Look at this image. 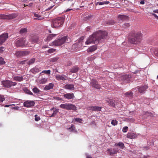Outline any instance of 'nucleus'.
I'll use <instances>...</instances> for the list:
<instances>
[{
	"label": "nucleus",
	"mask_w": 158,
	"mask_h": 158,
	"mask_svg": "<svg viewBox=\"0 0 158 158\" xmlns=\"http://www.w3.org/2000/svg\"><path fill=\"white\" fill-rule=\"evenodd\" d=\"M107 32L105 31H99L94 33L89 36L85 43L87 44L93 43L98 44L102 39H106Z\"/></svg>",
	"instance_id": "1"
},
{
	"label": "nucleus",
	"mask_w": 158,
	"mask_h": 158,
	"mask_svg": "<svg viewBox=\"0 0 158 158\" xmlns=\"http://www.w3.org/2000/svg\"><path fill=\"white\" fill-rule=\"evenodd\" d=\"M142 35L140 32L132 31L129 34L128 39L129 42L133 44H139L140 43Z\"/></svg>",
	"instance_id": "2"
},
{
	"label": "nucleus",
	"mask_w": 158,
	"mask_h": 158,
	"mask_svg": "<svg viewBox=\"0 0 158 158\" xmlns=\"http://www.w3.org/2000/svg\"><path fill=\"white\" fill-rule=\"evenodd\" d=\"M64 21V19L63 17L57 18L52 20V27L53 28H58L62 26Z\"/></svg>",
	"instance_id": "3"
},
{
	"label": "nucleus",
	"mask_w": 158,
	"mask_h": 158,
	"mask_svg": "<svg viewBox=\"0 0 158 158\" xmlns=\"http://www.w3.org/2000/svg\"><path fill=\"white\" fill-rule=\"evenodd\" d=\"M70 41V40H69L68 36H64L60 38L55 40L52 42L53 45L56 46H60L64 44L66 42L69 43Z\"/></svg>",
	"instance_id": "4"
},
{
	"label": "nucleus",
	"mask_w": 158,
	"mask_h": 158,
	"mask_svg": "<svg viewBox=\"0 0 158 158\" xmlns=\"http://www.w3.org/2000/svg\"><path fill=\"white\" fill-rule=\"evenodd\" d=\"M27 42L25 39L21 38L15 41V44L16 47H18L26 46H29L27 43Z\"/></svg>",
	"instance_id": "5"
},
{
	"label": "nucleus",
	"mask_w": 158,
	"mask_h": 158,
	"mask_svg": "<svg viewBox=\"0 0 158 158\" xmlns=\"http://www.w3.org/2000/svg\"><path fill=\"white\" fill-rule=\"evenodd\" d=\"M60 107L63 109H65L67 110H77L76 107L75 105L71 104H61Z\"/></svg>",
	"instance_id": "6"
},
{
	"label": "nucleus",
	"mask_w": 158,
	"mask_h": 158,
	"mask_svg": "<svg viewBox=\"0 0 158 158\" xmlns=\"http://www.w3.org/2000/svg\"><path fill=\"white\" fill-rule=\"evenodd\" d=\"M2 84L6 88H9L12 86L16 85L17 83L15 82H13L12 81L6 80L2 81Z\"/></svg>",
	"instance_id": "7"
},
{
	"label": "nucleus",
	"mask_w": 158,
	"mask_h": 158,
	"mask_svg": "<svg viewBox=\"0 0 158 158\" xmlns=\"http://www.w3.org/2000/svg\"><path fill=\"white\" fill-rule=\"evenodd\" d=\"M30 52L28 51H18L16 52L15 55L17 57H21L28 55Z\"/></svg>",
	"instance_id": "8"
},
{
	"label": "nucleus",
	"mask_w": 158,
	"mask_h": 158,
	"mask_svg": "<svg viewBox=\"0 0 158 158\" xmlns=\"http://www.w3.org/2000/svg\"><path fill=\"white\" fill-rule=\"evenodd\" d=\"M35 104L33 101L27 100L23 103V106L27 108L31 107L33 106Z\"/></svg>",
	"instance_id": "9"
},
{
	"label": "nucleus",
	"mask_w": 158,
	"mask_h": 158,
	"mask_svg": "<svg viewBox=\"0 0 158 158\" xmlns=\"http://www.w3.org/2000/svg\"><path fill=\"white\" fill-rule=\"evenodd\" d=\"M18 16V14L16 13H13L11 14L4 15V19H12L16 18Z\"/></svg>",
	"instance_id": "10"
},
{
	"label": "nucleus",
	"mask_w": 158,
	"mask_h": 158,
	"mask_svg": "<svg viewBox=\"0 0 158 158\" xmlns=\"http://www.w3.org/2000/svg\"><path fill=\"white\" fill-rule=\"evenodd\" d=\"M90 84L92 87L97 89H100L101 88L100 85L98 83L97 81L95 80H92L91 81Z\"/></svg>",
	"instance_id": "11"
},
{
	"label": "nucleus",
	"mask_w": 158,
	"mask_h": 158,
	"mask_svg": "<svg viewBox=\"0 0 158 158\" xmlns=\"http://www.w3.org/2000/svg\"><path fill=\"white\" fill-rule=\"evenodd\" d=\"M8 37V34L7 33L3 34L0 35V45L2 44Z\"/></svg>",
	"instance_id": "12"
},
{
	"label": "nucleus",
	"mask_w": 158,
	"mask_h": 158,
	"mask_svg": "<svg viewBox=\"0 0 158 158\" xmlns=\"http://www.w3.org/2000/svg\"><path fill=\"white\" fill-rule=\"evenodd\" d=\"M131 76L130 74H125L121 76V78L125 82H128L131 78Z\"/></svg>",
	"instance_id": "13"
},
{
	"label": "nucleus",
	"mask_w": 158,
	"mask_h": 158,
	"mask_svg": "<svg viewBox=\"0 0 158 158\" xmlns=\"http://www.w3.org/2000/svg\"><path fill=\"white\" fill-rule=\"evenodd\" d=\"M148 88V86L146 85H145L141 86H138L137 87L138 90L139 92L140 93H143L145 92L146 89Z\"/></svg>",
	"instance_id": "14"
},
{
	"label": "nucleus",
	"mask_w": 158,
	"mask_h": 158,
	"mask_svg": "<svg viewBox=\"0 0 158 158\" xmlns=\"http://www.w3.org/2000/svg\"><path fill=\"white\" fill-rule=\"evenodd\" d=\"M63 96L64 98L67 99H73L75 97L73 93H67L64 94Z\"/></svg>",
	"instance_id": "15"
},
{
	"label": "nucleus",
	"mask_w": 158,
	"mask_h": 158,
	"mask_svg": "<svg viewBox=\"0 0 158 158\" xmlns=\"http://www.w3.org/2000/svg\"><path fill=\"white\" fill-rule=\"evenodd\" d=\"M107 150L108 152H110L109 154L110 155L116 154L118 151L115 148H114L113 149H108Z\"/></svg>",
	"instance_id": "16"
},
{
	"label": "nucleus",
	"mask_w": 158,
	"mask_h": 158,
	"mask_svg": "<svg viewBox=\"0 0 158 158\" xmlns=\"http://www.w3.org/2000/svg\"><path fill=\"white\" fill-rule=\"evenodd\" d=\"M137 137V135L133 133H129L127 134V137L131 139H135Z\"/></svg>",
	"instance_id": "17"
},
{
	"label": "nucleus",
	"mask_w": 158,
	"mask_h": 158,
	"mask_svg": "<svg viewBox=\"0 0 158 158\" xmlns=\"http://www.w3.org/2000/svg\"><path fill=\"white\" fill-rule=\"evenodd\" d=\"M106 101L110 105L112 106L113 107H115V100L114 99H108L106 100Z\"/></svg>",
	"instance_id": "18"
},
{
	"label": "nucleus",
	"mask_w": 158,
	"mask_h": 158,
	"mask_svg": "<svg viewBox=\"0 0 158 158\" xmlns=\"http://www.w3.org/2000/svg\"><path fill=\"white\" fill-rule=\"evenodd\" d=\"M54 86V85L53 84L50 83L48 85H46L44 88V89L46 90H50L53 89Z\"/></svg>",
	"instance_id": "19"
},
{
	"label": "nucleus",
	"mask_w": 158,
	"mask_h": 158,
	"mask_svg": "<svg viewBox=\"0 0 158 158\" xmlns=\"http://www.w3.org/2000/svg\"><path fill=\"white\" fill-rule=\"evenodd\" d=\"M39 40V38L37 36L32 37L30 39V41L32 44L37 43Z\"/></svg>",
	"instance_id": "20"
},
{
	"label": "nucleus",
	"mask_w": 158,
	"mask_h": 158,
	"mask_svg": "<svg viewBox=\"0 0 158 158\" xmlns=\"http://www.w3.org/2000/svg\"><path fill=\"white\" fill-rule=\"evenodd\" d=\"M118 18L119 20L123 21L128 19L129 17L128 16L125 15H119L118 16Z\"/></svg>",
	"instance_id": "21"
},
{
	"label": "nucleus",
	"mask_w": 158,
	"mask_h": 158,
	"mask_svg": "<svg viewBox=\"0 0 158 158\" xmlns=\"http://www.w3.org/2000/svg\"><path fill=\"white\" fill-rule=\"evenodd\" d=\"M102 108V107H99L96 106L89 107L90 109L91 110H92L95 111H100Z\"/></svg>",
	"instance_id": "22"
},
{
	"label": "nucleus",
	"mask_w": 158,
	"mask_h": 158,
	"mask_svg": "<svg viewBox=\"0 0 158 158\" xmlns=\"http://www.w3.org/2000/svg\"><path fill=\"white\" fill-rule=\"evenodd\" d=\"M64 88L66 89L73 90L75 89L74 85L73 84H66L64 86Z\"/></svg>",
	"instance_id": "23"
},
{
	"label": "nucleus",
	"mask_w": 158,
	"mask_h": 158,
	"mask_svg": "<svg viewBox=\"0 0 158 158\" xmlns=\"http://www.w3.org/2000/svg\"><path fill=\"white\" fill-rule=\"evenodd\" d=\"M97 48V46L96 45L91 46L87 49L88 52H92L95 51Z\"/></svg>",
	"instance_id": "24"
},
{
	"label": "nucleus",
	"mask_w": 158,
	"mask_h": 158,
	"mask_svg": "<svg viewBox=\"0 0 158 158\" xmlns=\"http://www.w3.org/2000/svg\"><path fill=\"white\" fill-rule=\"evenodd\" d=\"M69 130L71 132H74L75 133H77V131L75 130V127L73 125H72L71 127L69 128Z\"/></svg>",
	"instance_id": "25"
},
{
	"label": "nucleus",
	"mask_w": 158,
	"mask_h": 158,
	"mask_svg": "<svg viewBox=\"0 0 158 158\" xmlns=\"http://www.w3.org/2000/svg\"><path fill=\"white\" fill-rule=\"evenodd\" d=\"M125 97L128 98H132L133 96V93L131 91L126 92L124 94Z\"/></svg>",
	"instance_id": "26"
},
{
	"label": "nucleus",
	"mask_w": 158,
	"mask_h": 158,
	"mask_svg": "<svg viewBox=\"0 0 158 158\" xmlns=\"http://www.w3.org/2000/svg\"><path fill=\"white\" fill-rule=\"evenodd\" d=\"M79 70V67L77 66H74L70 70V72L72 73H76Z\"/></svg>",
	"instance_id": "27"
},
{
	"label": "nucleus",
	"mask_w": 158,
	"mask_h": 158,
	"mask_svg": "<svg viewBox=\"0 0 158 158\" xmlns=\"http://www.w3.org/2000/svg\"><path fill=\"white\" fill-rule=\"evenodd\" d=\"M30 71L32 72L33 74H35L39 72V70L38 68L35 67L33 68H32L30 70Z\"/></svg>",
	"instance_id": "28"
},
{
	"label": "nucleus",
	"mask_w": 158,
	"mask_h": 158,
	"mask_svg": "<svg viewBox=\"0 0 158 158\" xmlns=\"http://www.w3.org/2000/svg\"><path fill=\"white\" fill-rule=\"evenodd\" d=\"M27 32V30L26 28H22L19 31V34L21 35H24Z\"/></svg>",
	"instance_id": "29"
},
{
	"label": "nucleus",
	"mask_w": 158,
	"mask_h": 158,
	"mask_svg": "<svg viewBox=\"0 0 158 158\" xmlns=\"http://www.w3.org/2000/svg\"><path fill=\"white\" fill-rule=\"evenodd\" d=\"M116 22L113 20H110L106 22V24L108 25H113L116 23Z\"/></svg>",
	"instance_id": "30"
},
{
	"label": "nucleus",
	"mask_w": 158,
	"mask_h": 158,
	"mask_svg": "<svg viewBox=\"0 0 158 158\" xmlns=\"http://www.w3.org/2000/svg\"><path fill=\"white\" fill-rule=\"evenodd\" d=\"M56 34H52L49 35L47 39V40L49 41L51 40L53 37L56 36Z\"/></svg>",
	"instance_id": "31"
},
{
	"label": "nucleus",
	"mask_w": 158,
	"mask_h": 158,
	"mask_svg": "<svg viewBox=\"0 0 158 158\" xmlns=\"http://www.w3.org/2000/svg\"><path fill=\"white\" fill-rule=\"evenodd\" d=\"M16 81H22L23 80V77H19V76H15L13 78Z\"/></svg>",
	"instance_id": "32"
},
{
	"label": "nucleus",
	"mask_w": 158,
	"mask_h": 158,
	"mask_svg": "<svg viewBox=\"0 0 158 158\" xmlns=\"http://www.w3.org/2000/svg\"><path fill=\"white\" fill-rule=\"evenodd\" d=\"M115 146H118L121 149H123L124 147V144L122 142H119L115 144Z\"/></svg>",
	"instance_id": "33"
},
{
	"label": "nucleus",
	"mask_w": 158,
	"mask_h": 158,
	"mask_svg": "<svg viewBox=\"0 0 158 158\" xmlns=\"http://www.w3.org/2000/svg\"><path fill=\"white\" fill-rule=\"evenodd\" d=\"M56 79L58 80H66V79L64 76L58 75L56 76Z\"/></svg>",
	"instance_id": "34"
},
{
	"label": "nucleus",
	"mask_w": 158,
	"mask_h": 158,
	"mask_svg": "<svg viewBox=\"0 0 158 158\" xmlns=\"http://www.w3.org/2000/svg\"><path fill=\"white\" fill-rule=\"evenodd\" d=\"M23 91L24 92L27 94L31 95H33V94L32 92H31L29 89H28L27 88H25L23 89Z\"/></svg>",
	"instance_id": "35"
},
{
	"label": "nucleus",
	"mask_w": 158,
	"mask_h": 158,
	"mask_svg": "<svg viewBox=\"0 0 158 158\" xmlns=\"http://www.w3.org/2000/svg\"><path fill=\"white\" fill-rule=\"evenodd\" d=\"M33 92L35 93L38 94H40V91L37 88L35 87L33 89Z\"/></svg>",
	"instance_id": "36"
},
{
	"label": "nucleus",
	"mask_w": 158,
	"mask_h": 158,
	"mask_svg": "<svg viewBox=\"0 0 158 158\" xmlns=\"http://www.w3.org/2000/svg\"><path fill=\"white\" fill-rule=\"evenodd\" d=\"M35 60V59L34 58L31 59L29 61H27L26 63L28 64H31L34 62Z\"/></svg>",
	"instance_id": "37"
},
{
	"label": "nucleus",
	"mask_w": 158,
	"mask_h": 158,
	"mask_svg": "<svg viewBox=\"0 0 158 158\" xmlns=\"http://www.w3.org/2000/svg\"><path fill=\"white\" fill-rule=\"evenodd\" d=\"M153 55L155 57H158V49H155Z\"/></svg>",
	"instance_id": "38"
},
{
	"label": "nucleus",
	"mask_w": 158,
	"mask_h": 158,
	"mask_svg": "<svg viewBox=\"0 0 158 158\" xmlns=\"http://www.w3.org/2000/svg\"><path fill=\"white\" fill-rule=\"evenodd\" d=\"M130 26V24L129 23H125L123 25L122 27L124 28H126L129 27Z\"/></svg>",
	"instance_id": "39"
},
{
	"label": "nucleus",
	"mask_w": 158,
	"mask_h": 158,
	"mask_svg": "<svg viewBox=\"0 0 158 158\" xmlns=\"http://www.w3.org/2000/svg\"><path fill=\"white\" fill-rule=\"evenodd\" d=\"M47 81V79L45 78H42L40 81V84H44Z\"/></svg>",
	"instance_id": "40"
},
{
	"label": "nucleus",
	"mask_w": 158,
	"mask_h": 158,
	"mask_svg": "<svg viewBox=\"0 0 158 158\" xmlns=\"http://www.w3.org/2000/svg\"><path fill=\"white\" fill-rule=\"evenodd\" d=\"M59 111V109H56L53 112L52 115L50 116V117H53L55 116Z\"/></svg>",
	"instance_id": "41"
},
{
	"label": "nucleus",
	"mask_w": 158,
	"mask_h": 158,
	"mask_svg": "<svg viewBox=\"0 0 158 158\" xmlns=\"http://www.w3.org/2000/svg\"><path fill=\"white\" fill-rule=\"evenodd\" d=\"M5 99L3 95H0V103L2 102Z\"/></svg>",
	"instance_id": "42"
},
{
	"label": "nucleus",
	"mask_w": 158,
	"mask_h": 158,
	"mask_svg": "<svg viewBox=\"0 0 158 158\" xmlns=\"http://www.w3.org/2000/svg\"><path fill=\"white\" fill-rule=\"evenodd\" d=\"M118 121L115 119L113 120L111 122V124L114 126H115L117 124Z\"/></svg>",
	"instance_id": "43"
},
{
	"label": "nucleus",
	"mask_w": 158,
	"mask_h": 158,
	"mask_svg": "<svg viewBox=\"0 0 158 158\" xmlns=\"http://www.w3.org/2000/svg\"><path fill=\"white\" fill-rule=\"evenodd\" d=\"M58 58L57 57H55V58H52L50 60V61L51 62H55L56 61L58 60Z\"/></svg>",
	"instance_id": "44"
},
{
	"label": "nucleus",
	"mask_w": 158,
	"mask_h": 158,
	"mask_svg": "<svg viewBox=\"0 0 158 158\" xmlns=\"http://www.w3.org/2000/svg\"><path fill=\"white\" fill-rule=\"evenodd\" d=\"M5 62L4 61V59L2 57L0 56V64H5Z\"/></svg>",
	"instance_id": "45"
},
{
	"label": "nucleus",
	"mask_w": 158,
	"mask_h": 158,
	"mask_svg": "<svg viewBox=\"0 0 158 158\" xmlns=\"http://www.w3.org/2000/svg\"><path fill=\"white\" fill-rule=\"evenodd\" d=\"M92 15H88V16H86V17H85L84 20L85 21H86L92 18Z\"/></svg>",
	"instance_id": "46"
},
{
	"label": "nucleus",
	"mask_w": 158,
	"mask_h": 158,
	"mask_svg": "<svg viewBox=\"0 0 158 158\" xmlns=\"http://www.w3.org/2000/svg\"><path fill=\"white\" fill-rule=\"evenodd\" d=\"M128 129V128L127 127L125 126L123 127V131L124 132H126Z\"/></svg>",
	"instance_id": "47"
},
{
	"label": "nucleus",
	"mask_w": 158,
	"mask_h": 158,
	"mask_svg": "<svg viewBox=\"0 0 158 158\" xmlns=\"http://www.w3.org/2000/svg\"><path fill=\"white\" fill-rule=\"evenodd\" d=\"M38 115L37 114H35V120L36 121H38L40 120V117H38Z\"/></svg>",
	"instance_id": "48"
},
{
	"label": "nucleus",
	"mask_w": 158,
	"mask_h": 158,
	"mask_svg": "<svg viewBox=\"0 0 158 158\" xmlns=\"http://www.w3.org/2000/svg\"><path fill=\"white\" fill-rule=\"evenodd\" d=\"M51 71L50 70H44L42 72V73H46V74H49L50 73Z\"/></svg>",
	"instance_id": "49"
},
{
	"label": "nucleus",
	"mask_w": 158,
	"mask_h": 158,
	"mask_svg": "<svg viewBox=\"0 0 158 158\" xmlns=\"http://www.w3.org/2000/svg\"><path fill=\"white\" fill-rule=\"evenodd\" d=\"M55 50L53 49H50L48 51V52L49 53H52L54 52Z\"/></svg>",
	"instance_id": "50"
},
{
	"label": "nucleus",
	"mask_w": 158,
	"mask_h": 158,
	"mask_svg": "<svg viewBox=\"0 0 158 158\" xmlns=\"http://www.w3.org/2000/svg\"><path fill=\"white\" fill-rule=\"evenodd\" d=\"M75 120L76 122L80 123L82 120L81 119H80L79 118H77L75 119Z\"/></svg>",
	"instance_id": "51"
},
{
	"label": "nucleus",
	"mask_w": 158,
	"mask_h": 158,
	"mask_svg": "<svg viewBox=\"0 0 158 158\" xmlns=\"http://www.w3.org/2000/svg\"><path fill=\"white\" fill-rule=\"evenodd\" d=\"M4 47H0V52H2L3 51V49Z\"/></svg>",
	"instance_id": "52"
},
{
	"label": "nucleus",
	"mask_w": 158,
	"mask_h": 158,
	"mask_svg": "<svg viewBox=\"0 0 158 158\" xmlns=\"http://www.w3.org/2000/svg\"><path fill=\"white\" fill-rule=\"evenodd\" d=\"M34 16L36 17L40 18L41 16L40 15L35 13L34 14Z\"/></svg>",
	"instance_id": "53"
},
{
	"label": "nucleus",
	"mask_w": 158,
	"mask_h": 158,
	"mask_svg": "<svg viewBox=\"0 0 158 158\" xmlns=\"http://www.w3.org/2000/svg\"><path fill=\"white\" fill-rule=\"evenodd\" d=\"M19 108V107L17 106H14L13 107H10V108H12L13 109H15V110H18Z\"/></svg>",
	"instance_id": "54"
},
{
	"label": "nucleus",
	"mask_w": 158,
	"mask_h": 158,
	"mask_svg": "<svg viewBox=\"0 0 158 158\" xmlns=\"http://www.w3.org/2000/svg\"><path fill=\"white\" fill-rule=\"evenodd\" d=\"M4 15L0 14V19H4Z\"/></svg>",
	"instance_id": "55"
},
{
	"label": "nucleus",
	"mask_w": 158,
	"mask_h": 158,
	"mask_svg": "<svg viewBox=\"0 0 158 158\" xmlns=\"http://www.w3.org/2000/svg\"><path fill=\"white\" fill-rule=\"evenodd\" d=\"M85 155L86 156V157L87 158H92L91 156H90L89 155H88V154L87 153H86L85 154Z\"/></svg>",
	"instance_id": "56"
},
{
	"label": "nucleus",
	"mask_w": 158,
	"mask_h": 158,
	"mask_svg": "<svg viewBox=\"0 0 158 158\" xmlns=\"http://www.w3.org/2000/svg\"><path fill=\"white\" fill-rule=\"evenodd\" d=\"M99 5H101L104 4H103V2H98L97 3Z\"/></svg>",
	"instance_id": "57"
},
{
	"label": "nucleus",
	"mask_w": 158,
	"mask_h": 158,
	"mask_svg": "<svg viewBox=\"0 0 158 158\" xmlns=\"http://www.w3.org/2000/svg\"><path fill=\"white\" fill-rule=\"evenodd\" d=\"M140 3L143 5L144 4V0H142L140 2Z\"/></svg>",
	"instance_id": "58"
},
{
	"label": "nucleus",
	"mask_w": 158,
	"mask_h": 158,
	"mask_svg": "<svg viewBox=\"0 0 158 158\" xmlns=\"http://www.w3.org/2000/svg\"><path fill=\"white\" fill-rule=\"evenodd\" d=\"M152 14L154 16L155 18L158 19V16H157L156 14L154 13H152Z\"/></svg>",
	"instance_id": "59"
},
{
	"label": "nucleus",
	"mask_w": 158,
	"mask_h": 158,
	"mask_svg": "<svg viewBox=\"0 0 158 158\" xmlns=\"http://www.w3.org/2000/svg\"><path fill=\"white\" fill-rule=\"evenodd\" d=\"M143 148L144 150H147L149 149V147L148 146L144 147Z\"/></svg>",
	"instance_id": "60"
},
{
	"label": "nucleus",
	"mask_w": 158,
	"mask_h": 158,
	"mask_svg": "<svg viewBox=\"0 0 158 158\" xmlns=\"http://www.w3.org/2000/svg\"><path fill=\"white\" fill-rule=\"evenodd\" d=\"M13 106V105H5L4 106L5 107H10V106Z\"/></svg>",
	"instance_id": "61"
},
{
	"label": "nucleus",
	"mask_w": 158,
	"mask_h": 158,
	"mask_svg": "<svg viewBox=\"0 0 158 158\" xmlns=\"http://www.w3.org/2000/svg\"><path fill=\"white\" fill-rule=\"evenodd\" d=\"M90 28H91V27H89H89H87L86 28V30L87 31H88L90 29Z\"/></svg>",
	"instance_id": "62"
},
{
	"label": "nucleus",
	"mask_w": 158,
	"mask_h": 158,
	"mask_svg": "<svg viewBox=\"0 0 158 158\" xmlns=\"http://www.w3.org/2000/svg\"><path fill=\"white\" fill-rule=\"evenodd\" d=\"M104 4H107L110 3L109 1H104L103 2Z\"/></svg>",
	"instance_id": "63"
},
{
	"label": "nucleus",
	"mask_w": 158,
	"mask_h": 158,
	"mask_svg": "<svg viewBox=\"0 0 158 158\" xmlns=\"http://www.w3.org/2000/svg\"><path fill=\"white\" fill-rule=\"evenodd\" d=\"M25 62H27V61L26 60H24V61H21L20 62V64H25Z\"/></svg>",
	"instance_id": "64"
}]
</instances>
